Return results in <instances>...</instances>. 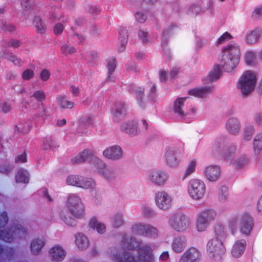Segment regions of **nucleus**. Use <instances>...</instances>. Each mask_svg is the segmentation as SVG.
<instances>
[{
  "mask_svg": "<svg viewBox=\"0 0 262 262\" xmlns=\"http://www.w3.org/2000/svg\"><path fill=\"white\" fill-rule=\"evenodd\" d=\"M121 242L122 246L128 250H134L138 247L139 259L141 262H153L152 249L150 245L139 247V242L136 238L126 233L123 234Z\"/></svg>",
  "mask_w": 262,
  "mask_h": 262,
  "instance_id": "f257e3e1",
  "label": "nucleus"
},
{
  "mask_svg": "<svg viewBox=\"0 0 262 262\" xmlns=\"http://www.w3.org/2000/svg\"><path fill=\"white\" fill-rule=\"evenodd\" d=\"M241 56L239 47L230 44L223 49L220 66L226 72H231L238 63Z\"/></svg>",
  "mask_w": 262,
  "mask_h": 262,
  "instance_id": "f03ea898",
  "label": "nucleus"
},
{
  "mask_svg": "<svg viewBox=\"0 0 262 262\" xmlns=\"http://www.w3.org/2000/svg\"><path fill=\"white\" fill-rule=\"evenodd\" d=\"M7 221L6 213H2L0 216V229L4 227ZM26 234L27 229L21 225L16 224L10 228L0 229V239L7 242H11L15 238L25 237Z\"/></svg>",
  "mask_w": 262,
  "mask_h": 262,
  "instance_id": "7ed1b4c3",
  "label": "nucleus"
},
{
  "mask_svg": "<svg viewBox=\"0 0 262 262\" xmlns=\"http://www.w3.org/2000/svg\"><path fill=\"white\" fill-rule=\"evenodd\" d=\"M66 206L69 213L78 219H82L85 215V207L81 198L76 194H70L66 203Z\"/></svg>",
  "mask_w": 262,
  "mask_h": 262,
  "instance_id": "20e7f679",
  "label": "nucleus"
},
{
  "mask_svg": "<svg viewBox=\"0 0 262 262\" xmlns=\"http://www.w3.org/2000/svg\"><path fill=\"white\" fill-rule=\"evenodd\" d=\"M186 97H181L176 99L173 103V111L176 116L182 121L189 123L194 118L196 113L195 107L188 108L185 105Z\"/></svg>",
  "mask_w": 262,
  "mask_h": 262,
  "instance_id": "39448f33",
  "label": "nucleus"
},
{
  "mask_svg": "<svg viewBox=\"0 0 262 262\" xmlns=\"http://www.w3.org/2000/svg\"><path fill=\"white\" fill-rule=\"evenodd\" d=\"M168 225L173 230L178 232H184L188 229L190 221L185 214L178 212L172 214L168 220Z\"/></svg>",
  "mask_w": 262,
  "mask_h": 262,
  "instance_id": "423d86ee",
  "label": "nucleus"
},
{
  "mask_svg": "<svg viewBox=\"0 0 262 262\" xmlns=\"http://www.w3.org/2000/svg\"><path fill=\"white\" fill-rule=\"evenodd\" d=\"M256 82V76L253 73L247 71L243 73L237 84L243 97H247L253 91Z\"/></svg>",
  "mask_w": 262,
  "mask_h": 262,
  "instance_id": "0eeeda50",
  "label": "nucleus"
},
{
  "mask_svg": "<svg viewBox=\"0 0 262 262\" xmlns=\"http://www.w3.org/2000/svg\"><path fill=\"white\" fill-rule=\"evenodd\" d=\"M88 161L90 165L91 169H97L98 165L96 151L92 149H85L71 159V163L77 164Z\"/></svg>",
  "mask_w": 262,
  "mask_h": 262,
  "instance_id": "6e6552de",
  "label": "nucleus"
},
{
  "mask_svg": "<svg viewBox=\"0 0 262 262\" xmlns=\"http://www.w3.org/2000/svg\"><path fill=\"white\" fill-rule=\"evenodd\" d=\"M207 251L210 258L215 260H220L226 252L223 241L217 238H211L207 244Z\"/></svg>",
  "mask_w": 262,
  "mask_h": 262,
  "instance_id": "1a4fd4ad",
  "label": "nucleus"
},
{
  "mask_svg": "<svg viewBox=\"0 0 262 262\" xmlns=\"http://www.w3.org/2000/svg\"><path fill=\"white\" fill-rule=\"evenodd\" d=\"M215 146L216 150L224 151L223 156L226 160H232L235 154V146L229 143L225 136H220L216 139Z\"/></svg>",
  "mask_w": 262,
  "mask_h": 262,
  "instance_id": "9d476101",
  "label": "nucleus"
},
{
  "mask_svg": "<svg viewBox=\"0 0 262 262\" xmlns=\"http://www.w3.org/2000/svg\"><path fill=\"white\" fill-rule=\"evenodd\" d=\"M216 216V211L212 209H205L198 215L196 228L199 232L206 230L211 222H213Z\"/></svg>",
  "mask_w": 262,
  "mask_h": 262,
  "instance_id": "9b49d317",
  "label": "nucleus"
},
{
  "mask_svg": "<svg viewBox=\"0 0 262 262\" xmlns=\"http://www.w3.org/2000/svg\"><path fill=\"white\" fill-rule=\"evenodd\" d=\"M205 190L206 187L204 182L199 179H192L188 183V193L194 200L201 199L204 195Z\"/></svg>",
  "mask_w": 262,
  "mask_h": 262,
  "instance_id": "f8f14e48",
  "label": "nucleus"
},
{
  "mask_svg": "<svg viewBox=\"0 0 262 262\" xmlns=\"http://www.w3.org/2000/svg\"><path fill=\"white\" fill-rule=\"evenodd\" d=\"M167 178V174L165 171L156 169L149 170L147 175V180L158 186L164 185Z\"/></svg>",
  "mask_w": 262,
  "mask_h": 262,
  "instance_id": "ddd939ff",
  "label": "nucleus"
},
{
  "mask_svg": "<svg viewBox=\"0 0 262 262\" xmlns=\"http://www.w3.org/2000/svg\"><path fill=\"white\" fill-rule=\"evenodd\" d=\"M103 156L112 161H119L123 158V151L118 145H114L107 147L103 151Z\"/></svg>",
  "mask_w": 262,
  "mask_h": 262,
  "instance_id": "4468645a",
  "label": "nucleus"
},
{
  "mask_svg": "<svg viewBox=\"0 0 262 262\" xmlns=\"http://www.w3.org/2000/svg\"><path fill=\"white\" fill-rule=\"evenodd\" d=\"M155 202L159 209L165 211L170 208L172 199L166 192L158 191L155 194Z\"/></svg>",
  "mask_w": 262,
  "mask_h": 262,
  "instance_id": "2eb2a0df",
  "label": "nucleus"
},
{
  "mask_svg": "<svg viewBox=\"0 0 262 262\" xmlns=\"http://www.w3.org/2000/svg\"><path fill=\"white\" fill-rule=\"evenodd\" d=\"M49 257L53 262H62L65 259L67 252L63 247L56 245L50 248L48 252Z\"/></svg>",
  "mask_w": 262,
  "mask_h": 262,
  "instance_id": "dca6fc26",
  "label": "nucleus"
},
{
  "mask_svg": "<svg viewBox=\"0 0 262 262\" xmlns=\"http://www.w3.org/2000/svg\"><path fill=\"white\" fill-rule=\"evenodd\" d=\"M179 149L176 147H168L165 152L164 159L167 166L176 167L178 166L180 160L178 158Z\"/></svg>",
  "mask_w": 262,
  "mask_h": 262,
  "instance_id": "f3484780",
  "label": "nucleus"
},
{
  "mask_svg": "<svg viewBox=\"0 0 262 262\" xmlns=\"http://www.w3.org/2000/svg\"><path fill=\"white\" fill-rule=\"evenodd\" d=\"M254 227V221L249 214L245 213L241 215L240 232L249 236Z\"/></svg>",
  "mask_w": 262,
  "mask_h": 262,
  "instance_id": "a211bd4d",
  "label": "nucleus"
},
{
  "mask_svg": "<svg viewBox=\"0 0 262 262\" xmlns=\"http://www.w3.org/2000/svg\"><path fill=\"white\" fill-rule=\"evenodd\" d=\"M79 188L89 190L90 196L95 200H97V183L95 181L91 178L82 177Z\"/></svg>",
  "mask_w": 262,
  "mask_h": 262,
  "instance_id": "6ab92c4d",
  "label": "nucleus"
},
{
  "mask_svg": "<svg viewBox=\"0 0 262 262\" xmlns=\"http://www.w3.org/2000/svg\"><path fill=\"white\" fill-rule=\"evenodd\" d=\"M120 130L131 137L137 136L140 133L138 123L133 120L122 123Z\"/></svg>",
  "mask_w": 262,
  "mask_h": 262,
  "instance_id": "aec40b11",
  "label": "nucleus"
},
{
  "mask_svg": "<svg viewBox=\"0 0 262 262\" xmlns=\"http://www.w3.org/2000/svg\"><path fill=\"white\" fill-rule=\"evenodd\" d=\"M201 256L199 250L191 247L187 250L181 257L179 262H195Z\"/></svg>",
  "mask_w": 262,
  "mask_h": 262,
  "instance_id": "412c9836",
  "label": "nucleus"
},
{
  "mask_svg": "<svg viewBox=\"0 0 262 262\" xmlns=\"http://www.w3.org/2000/svg\"><path fill=\"white\" fill-rule=\"evenodd\" d=\"M126 108V105L123 102H116L112 110V118L114 121L118 122L123 117Z\"/></svg>",
  "mask_w": 262,
  "mask_h": 262,
  "instance_id": "4be33fe9",
  "label": "nucleus"
},
{
  "mask_svg": "<svg viewBox=\"0 0 262 262\" xmlns=\"http://www.w3.org/2000/svg\"><path fill=\"white\" fill-rule=\"evenodd\" d=\"M104 64L108 71V73L105 81L101 83L102 85L106 82H113L115 81L114 73L117 67V61L114 57H109L105 60Z\"/></svg>",
  "mask_w": 262,
  "mask_h": 262,
  "instance_id": "5701e85b",
  "label": "nucleus"
},
{
  "mask_svg": "<svg viewBox=\"0 0 262 262\" xmlns=\"http://www.w3.org/2000/svg\"><path fill=\"white\" fill-rule=\"evenodd\" d=\"M115 262H137V259L132 251L124 250L113 255Z\"/></svg>",
  "mask_w": 262,
  "mask_h": 262,
  "instance_id": "b1692460",
  "label": "nucleus"
},
{
  "mask_svg": "<svg viewBox=\"0 0 262 262\" xmlns=\"http://www.w3.org/2000/svg\"><path fill=\"white\" fill-rule=\"evenodd\" d=\"M46 243L45 237L40 236L34 238L31 243L30 250L33 255L39 254Z\"/></svg>",
  "mask_w": 262,
  "mask_h": 262,
  "instance_id": "393cba45",
  "label": "nucleus"
},
{
  "mask_svg": "<svg viewBox=\"0 0 262 262\" xmlns=\"http://www.w3.org/2000/svg\"><path fill=\"white\" fill-rule=\"evenodd\" d=\"M99 174L108 181H111L115 179L114 170L107 166L106 163L102 160H99Z\"/></svg>",
  "mask_w": 262,
  "mask_h": 262,
  "instance_id": "a878e982",
  "label": "nucleus"
},
{
  "mask_svg": "<svg viewBox=\"0 0 262 262\" xmlns=\"http://www.w3.org/2000/svg\"><path fill=\"white\" fill-rule=\"evenodd\" d=\"M128 91L130 93L135 95L139 105L142 107L144 108L145 107V103L143 101L144 89L136 84H131L128 86Z\"/></svg>",
  "mask_w": 262,
  "mask_h": 262,
  "instance_id": "bb28decb",
  "label": "nucleus"
},
{
  "mask_svg": "<svg viewBox=\"0 0 262 262\" xmlns=\"http://www.w3.org/2000/svg\"><path fill=\"white\" fill-rule=\"evenodd\" d=\"M187 245V240L184 236L175 237L172 243V250L176 253H181L185 249Z\"/></svg>",
  "mask_w": 262,
  "mask_h": 262,
  "instance_id": "cd10ccee",
  "label": "nucleus"
},
{
  "mask_svg": "<svg viewBox=\"0 0 262 262\" xmlns=\"http://www.w3.org/2000/svg\"><path fill=\"white\" fill-rule=\"evenodd\" d=\"M221 169L217 165H210L207 167L205 170V174L209 181L217 180L220 175Z\"/></svg>",
  "mask_w": 262,
  "mask_h": 262,
  "instance_id": "c85d7f7f",
  "label": "nucleus"
},
{
  "mask_svg": "<svg viewBox=\"0 0 262 262\" xmlns=\"http://www.w3.org/2000/svg\"><path fill=\"white\" fill-rule=\"evenodd\" d=\"M213 91V86L211 85L203 86L202 87L190 89L188 91L189 94L195 97L204 98Z\"/></svg>",
  "mask_w": 262,
  "mask_h": 262,
  "instance_id": "c756f323",
  "label": "nucleus"
},
{
  "mask_svg": "<svg viewBox=\"0 0 262 262\" xmlns=\"http://www.w3.org/2000/svg\"><path fill=\"white\" fill-rule=\"evenodd\" d=\"M75 244L80 250H85L89 247L90 241L88 237L83 233L75 234Z\"/></svg>",
  "mask_w": 262,
  "mask_h": 262,
  "instance_id": "7c9ffc66",
  "label": "nucleus"
},
{
  "mask_svg": "<svg viewBox=\"0 0 262 262\" xmlns=\"http://www.w3.org/2000/svg\"><path fill=\"white\" fill-rule=\"evenodd\" d=\"M246 242L245 239L236 241L232 249V255L236 258L240 257L245 251Z\"/></svg>",
  "mask_w": 262,
  "mask_h": 262,
  "instance_id": "2f4dec72",
  "label": "nucleus"
},
{
  "mask_svg": "<svg viewBox=\"0 0 262 262\" xmlns=\"http://www.w3.org/2000/svg\"><path fill=\"white\" fill-rule=\"evenodd\" d=\"M241 225V215H234L228 220V227L231 233L234 235Z\"/></svg>",
  "mask_w": 262,
  "mask_h": 262,
  "instance_id": "473e14b6",
  "label": "nucleus"
},
{
  "mask_svg": "<svg viewBox=\"0 0 262 262\" xmlns=\"http://www.w3.org/2000/svg\"><path fill=\"white\" fill-rule=\"evenodd\" d=\"M226 127L227 130L230 134L236 135L239 132L240 123L236 118H231L227 121Z\"/></svg>",
  "mask_w": 262,
  "mask_h": 262,
  "instance_id": "72a5a7b5",
  "label": "nucleus"
},
{
  "mask_svg": "<svg viewBox=\"0 0 262 262\" xmlns=\"http://www.w3.org/2000/svg\"><path fill=\"white\" fill-rule=\"evenodd\" d=\"M61 220L68 226L75 227L77 224L78 218L72 214L69 213L62 212L60 214Z\"/></svg>",
  "mask_w": 262,
  "mask_h": 262,
  "instance_id": "f704fd0d",
  "label": "nucleus"
},
{
  "mask_svg": "<svg viewBox=\"0 0 262 262\" xmlns=\"http://www.w3.org/2000/svg\"><path fill=\"white\" fill-rule=\"evenodd\" d=\"M128 32L124 27H120L119 29V41L121 47L119 48V51L122 52L128 41Z\"/></svg>",
  "mask_w": 262,
  "mask_h": 262,
  "instance_id": "c9c22d12",
  "label": "nucleus"
},
{
  "mask_svg": "<svg viewBox=\"0 0 262 262\" xmlns=\"http://www.w3.org/2000/svg\"><path fill=\"white\" fill-rule=\"evenodd\" d=\"M221 71L219 65L214 66L212 70L209 73L207 79L204 80H206V82H209L217 80L221 76Z\"/></svg>",
  "mask_w": 262,
  "mask_h": 262,
  "instance_id": "e433bc0d",
  "label": "nucleus"
},
{
  "mask_svg": "<svg viewBox=\"0 0 262 262\" xmlns=\"http://www.w3.org/2000/svg\"><path fill=\"white\" fill-rule=\"evenodd\" d=\"M82 177L76 174L68 176L66 180V184L69 186L80 187Z\"/></svg>",
  "mask_w": 262,
  "mask_h": 262,
  "instance_id": "4c0bfd02",
  "label": "nucleus"
},
{
  "mask_svg": "<svg viewBox=\"0 0 262 262\" xmlns=\"http://www.w3.org/2000/svg\"><path fill=\"white\" fill-rule=\"evenodd\" d=\"M218 200L221 203H225L228 200L229 192L228 188L225 185H222L217 190Z\"/></svg>",
  "mask_w": 262,
  "mask_h": 262,
  "instance_id": "58836bf2",
  "label": "nucleus"
},
{
  "mask_svg": "<svg viewBox=\"0 0 262 262\" xmlns=\"http://www.w3.org/2000/svg\"><path fill=\"white\" fill-rule=\"evenodd\" d=\"M57 100L58 105L62 108L71 109L75 105L74 102L67 100L66 96H58Z\"/></svg>",
  "mask_w": 262,
  "mask_h": 262,
  "instance_id": "ea45409f",
  "label": "nucleus"
},
{
  "mask_svg": "<svg viewBox=\"0 0 262 262\" xmlns=\"http://www.w3.org/2000/svg\"><path fill=\"white\" fill-rule=\"evenodd\" d=\"M88 228L90 232H98V216L97 215L90 217L88 223Z\"/></svg>",
  "mask_w": 262,
  "mask_h": 262,
  "instance_id": "a19ab883",
  "label": "nucleus"
},
{
  "mask_svg": "<svg viewBox=\"0 0 262 262\" xmlns=\"http://www.w3.org/2000/svg\"><path fill=\"white\" fill-rule=\"evenodd\" d=\"M253 149L255 155H258L262 150V133L257 134L254 138Z\"/></svg>",
  "mask_w": 262,
  "mask_h": 262,
  "instance_id": "79ce46f5",
  "label": "nucleus"
},
{
  "mask_svg": "<svg viewBox=\"0 0 262 262\" xmlns=\"http://www.w3.org/2000/svg\"><path fill=\"white\" fill-rule=\"evenodd\" d=\"M253 149L255 155H258L262 150V133L257 134L254 138Z\"/></svg>",
  "mask_w": 262,
  "mask_h": 262,
  "instance_id": "37998d69",
  "label": "nucleus"
},
{
  "mask_svg": "<svg viewBox=\"0 0 262 262\" xmlns=\"http://www.w3.org/2000/svg\"><path fill=\"white\" fill-rule=\"evenodd\" d=\"M261 31L258 29H254L249 32L246 36V40L248 43H254L258 40Z\"/></svg>",
  "mask_w": 262,
  "mask_h": 262,
  "instance_id": "c03bdc74",
  "label": "nucleus"
},
{
  "mask_svg": "<svg viewBox=\"0 0 262 262\" xmlns=\"http://www.w3.org/2000/svg\"><path fill=\"white\" fill-rule=\"evenodd\" d=\"M214 238L221 239L222 241L224 239L227 235L224 226L220 223H218L214 226Z\"/></svg>",
  "mask_w": 262,
  "mask_h": 262,
  "instance_id": "a18cd8bd",
  "label": "nucleus"
},
{
  "mask_svg": "<svg viewBox=\"0 0 262 262\" xmlns=\"http://www.w3.org/2000/svg\"><path fill=\"white\" fill-rule=\"evenodd\" d=\"M175 28H177L176 25L172 24L168 26L166 29L163 31L161 41V45L163 49H164L165 47L166 46V43L168 41V37L172 34L173 29Z\"/></svg>",
  "mask_w": 262,
  "mask_h": 262,
  "instance_id": "49530a36",
  "label": "nucleus"
},
{
  "mask_svg": "<svg viewBox=\"0 0 262 262\" xmlns=\"http://www.w3.org/2000/svg\"><path fill=\"white\" fill-rule=\"evenodd\" d=\"M33 23L36 31L38 33L43 34L45 32L47 29L46 25L39 16L34 18Z\"/></svg>",
  "mask_w": 262,
  "mask_h": 262,
  "instance_id": "de8ad7c7",
  "label": "nucleus"
},
{
  "mask_svg": "<svg viewBox=\"0 0 262 262\" xmlns=\"http://www.w3.org/2000/svg\"><path fill=\"white\" fill-rule=\"evenodd\" d=\"M111 222L113 227L116 228L120 227L124 223L123 214L121 213L115 214L112 216Z\"/></svg>",
  "mask_w": 262,
  "mask_h": 262,
  "instance_id": "09e8293b",
  "label": "nucleus"
},
{
  "mask_svg": "<svg viewBox=\"0 0 262 262\" xmlns=\"http://www.w3.org/2000/svg\"><path fill=\"white\" fill-rule=\"evenodd\" d=\"M147 225L142 223L134 225L132 228V232L136 235L144 236Z\"/></svg>",
  "mask_w": 262,
  "mask_h": 262,
  "instance_id": "8fccbe9b",
  "label": "nucleus"
},
{
  "mask_svg": "<svg viewBox=\"0 0 262 262\" xmlns=\"http://www.w3.org/2000/svg\"><path fill=\"white\" fill-rule=\"evenodd\" d=\"M96 120V117L92 115H86L80 120V125L84 126H92Z\"/></svg>",
  "mask_w": 262,
  "mask_h": 262,
  "instance_id": "3c124183",
  "label": "nucleus"
},
{
  "mask_svg": "<svg viewBox=\"0 0 262 262\" xmlns=\"http://www.w3.org/2000/svg\"><path fill=\"white\" fill-rule=\"evenodd\" d=\"M16 181L17 182L28 183L29 177L28 171L25 169L19 170L16 176Z\"/></svg>",
  "mask_w": 262,
  "mask_h": 262,
  "instance_id": "603ef678",
  "label": "nucleus"
},
{
  "mask_svg": "<svg viewBox=\"0 0 262 262\" xmlns=\"http://www.w3.org/2000/svg\"><path fill=\"white\" fill-rule=\"evenodd\" d=\"M32 89L29 90V95L30 97L34 98L39 102H41L46 99V96L45 92L42 90H37L32 92Z\"/></svg>",
  "mask_w": 262,
  "mask_h": 262,
  "instance_id": "864d4df0",
  "label": "nucleus"
},
{
  "mask_svg": "<svg viewBox=\"0 0 262 262\" xmlns=\"http://www.w3.org/2000/svg\"><path fill=\"white\" fill-rule=\"evenodd\" d=\"M144 236L155 238L158 237V230L155 227L147 224Z\"/></svg>",
  "mask_w": 262,
  "mask_h": 262,
  "instance_id": "5fc2aeb1",
  "label": "nucleus"
},
{
  "mask_svg": "<svg viewBox=\"0 0 262 262\" xmlns=\"http://www.w3.org/2000/svg\"><path fill=\"white\" fill-rule=\"evenodd\" d=\"M230 163L233 164L236 168H242L245 166L247 162L248 159L246 157L242 156L237 158L235 161L232 162L231 160Z\"/></svg>",
  "mask_w": 262,
  "mask_h": 262,
  "instance_id": "6e6d98bb",
  "label": "nucleus"
},
{
  "mask_svg": "<svg viewBox=\"0 0 262 262\" xmlns=\"http://www.w3.org/2000/svg\"><path fill=\"white\" fill-rule=\"evenodd\" d=\"M254 132V129L253 126L252 125H248L245 128L244 134V139L246 141L250 140Z\"/></svg>",
  "mask_w": 262,
  "mask_h": 262,
  "instance_id": "4d7b16f0",
  "label": "nucleus"
},
{
  "mask_svg": "<svg viewBox=\"0 0 262 262\" xmlns=\"http://www.w3.org/2000/svg\"><path fill=\"white\" fill-rule=\"evenodd\" d=\"M203 9L200 5H191L187 10V13L189 14H192L196 15L199 13L201 12Z\"/></svg>",
  "mask_w": 262,
  "mask_h": 262,
  "instance_id": "13d9d810",
  "label": "nucleus"
},
{
  "mask_svg": "<svg viewBox=\"0 0 262 262\" xmlns=\"http://www.w3.org/2000/svg\"><path fill=\"white\" fill-rule=\"evenodd\" d=\"M196 162L194 161H191L187 166L183 177V179L192 173L195 169Z\"/></svg>",
  "mask_w": 262,
  "mask_h": 262,
  "instance_id": "bf43d9fd",
  "label": "nucleus"
},
{
  "mask_svg": "<svg viewBox=\"0 0 262 262\" xmlns=\"http://www.w3.org/2000/svg\"><path fill=\"white\" fill-rule=\"evenodd\" d=\"M255 55L253 52H248L245 56V60L247 64L252 66L255 63Z\"/></svg>",
  "mask_w": 262,
  "mask_h": 262,
  "instance_id": "052dcab7",
  "label": "nucleus"
},
{
  "mask_svg": "<svg viewBox=\"0 0 262 262\" xmlns=\"http://www.w3.org/2000/svg\"><path fill=\"white\" fill-rule=\"evenodd\" d=\"M203 11L206 12L209 14H212L213 13L214 9L213 0H207L206 3L203 8Z\"/></svg>",
  "mask_w": 262,
  "mask_h": 262,
  "instance_id": "680f3d73",
  "label": "nucleus"
},
{
  "mask_svg": "<svg viewBox=\"0 0 262 262\" xmlns=\"http://www.w3.org/2000/svg\"><path fill=\"white\" fill-rule=\"evenodd\" d=\"M42 146L45 150L53 149L55 147V142L50 138H47L43 140Z\"/></svg>",
  "mask_w": 262,
  "mask_h": 262,
  "instance_id": "e2e57ef3",
  "label": "nucleus"
},
{
  "mask_svg": "<svg viewBox=\"0 0 262 262\" xmlns=\"http://www.w3.org/2000/svg\"><path fill=\"white\" fill-rule=\"evenodd\" d=\"M34 75V72L30 69H27L22 73V78L24 80H29L32 78Z\"/></svg>",
  "mask_w": 262,
  "mask_h": 262,
  "instance_id": "0e129e2a",
  "label": "nucleus"
},
{
  "mask_svg": "<svg viewBox=\"0 0 262 262\" xmlns=\"http://www.w3.org/2000/svg\"><path fill=\"white\" fill-rule=\"evenodd\" d=\"M62 52L65 54H72L75 52V49L73 47L68 46L67 45L62 46L61 48Z\"/></svg>",
  "mask_w": 262,
  "mask_h": 262,
  "instance_id": "69168bd1",
  "label": "nucleus"
},
{
  "mask_svg": "<svg viewBox=\"0 0 262 262\" xmlns=\"http://www.w3.org/2000/svg\"><path fill=\"white\" fill-rule=\"evenodd\" d=\"M151 85L148 94V98L151 101H154L156 95V86L154 83H151Z\"/></svg>",
  "mask_w": 262,
  "mask_h": 262,
  "instance_id": "338daca9",
  "label": "nucleus"
},
{
  "mask_svg": "<svg viewBox=\"0 0 262 262\" xmlns=\"http://www.w3.org/2000/svg\"><path fill=\"white\" fill-rule=\"evenodd\" d=\"M252 18L254 19H258L262 17V6L255 8L252 12Z\"/></svg>",
  "mask_w": 262,
  "mask_h": 262,
  "instance_id": "774afa93",
  "label": "nucleus"
}]
</instances>
